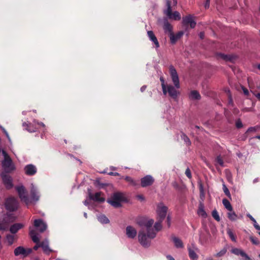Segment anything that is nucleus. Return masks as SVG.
<instances>
[{"instance_id":"f257e3e1","label":"nucleus","mask_w":260,"mask_h":260,"mask_svg":"<svg viewBox=\"0 0 260 260\" xmlns=\"http://www.w3.org/2000/svg\"><path fill=\"white\" fill-rule=\"evenodd\" d=\"M170 76L174 86L171 84L167 85V93L174 99H176L179 94V92L177 90L180 87L178 75L175 68L171 65L169 67Z\"/></svg>"},{"instance_id":"f03ea898","label":"nucleus","mask_w":260,"mask_h":260,"mask_svg":"<svg viewBox=\"0 0 260 260\" xmlns=\"http://www.w3.org/2000/svg\"><path fill=\"white\" fill-rule=\"evenodd\" d=\"M125 199L123 193L119 192H114L110 199L107 200V202L115 208L119 207L121 206V203Z\"/></svg>"},{"instance_id":"7ed1b4c3","label":"nucleus","mask_w":260,"mask_h":260,"mask_svg":"<svg viewBox=\"0 0 260 260\" xmlns=\"http://www.w3.org/2000/svg\"><path fill=\"white\" fill-rule=\"evenodd\" d=\"M16 217L12 214H6L4 215L3 217L0 220V231L6 230L9 224L14 222Z\"/></svg>"},{"instance_id":"20e7f679","label":"nucleus","mask_w":260,"mask_h":260,"mask_svg":"<svg viewBox=\"0 0 260 260\" xmlns=\"http://www.w3.org/2000/svg\"><path fill=\"white\" fill-rule=\"evenodd\" d=\"M167 9L164 11V14L168 16L169 19L175 20H179L181 19V15L178 11L172 12L171 3L170 0H166Z\"/></svg>"},{"instance_id":"39448f33","label":"nucleus","mask_w":260,"mask_h":260,"mask_svg":"<svg viewBox=\"0 0 260 260\" xmlns=\"http://www.w3.org/2000/svg\"><path fill=\"white\" fill-rule=\"evenodd\" d=\"M16 190H17L19 197L21 201L23 202L26 205L28 206L31 204V201L28 198L27 194V192L25 187L21 186H18L16 187Z\"/></svg>"},{"instance_id":"423d86ee","label":"nucleus","mask_w":260,"mask_h":260,"mask_svg":"<svg viewBox=\"0 0 260 260\" xmlns=\"http://www.w3.org/2000/svg\"><path fill=\"white\" fill-rule=\"evenodd\" d=\"M168 211V207L162 203H159L157 205L156 214L157 220L163 221L166 217Z\"/></svg>"},{"instance_id":"0eeeda50","label":"nucleus","mask_w":260,"mask_h":260,"mask_svg":"<svg viewBox=\"0 0 260 260\" xmlns=\"http://www.w3.org/2000/svg\"><path fill=\"white\" fill-rule=\"evenodd\" d=\"M153 238L148 237V233H145L144 231H140L138 234V240L140 243L145 247H148L150 245L151 240Z\"/></svg>"},{"instance_id":"6e6552de","label":"nucleus","mask_w":260,"mask_h":260,"mask_svg":"<svg viewBox=\"0 0 260 260\" xmlns=\"http://www.w3.org/2000/svg\"><path fill=\"white\" fill-rule=\"evenodd\" d=\"M6 208L10 211H14L18 209V202L14 197H10L7 199L5 203Z\"/></svg>"},{"instance_id":"1a4fd4ad","label":"nucleus","mask_w":260,"mask_h":260,"mask_svg":"<svg viewBox=\"0 0 260 260\" xmlns=\"http://www.w3.org/2000/svg\"><path fill=\"white\" fill-rule=\"evenodd\" d=\"M153 223L154 220L152 219L146 221L144 223V225L146 227V231L148 233V237L150 238H154L156 236V233L152 228Z\"/></svg>"},{"instance_id":"9d476101","label":"nucleus","mask_w":260,"mask_h":260,"mask_svg":"<svg viewBox=\"0 0 260 260\" xmlns=\"http://www.w3.org/2000/svg\"><path fill=\"white\" fill-rule=\"evenodd\" d=\"M3 153L5 155L4 160L2 161V166L6 172H10L14 169V167L12 164L11 159L8 156L5 151Z\"/></svg>"},{"instance_id":"9b49d317","label":"nucleus","mask_w":260,"mask_h":260,"mask_svg":"<svg viewBox=\"0 0 260 260\" xmlns=\"http://www.w3.org/2000/svg\"><path fill=\"white\" fill-rule=\"evenodd\" d=\"M32 252L31 248L25 249L22 246L16 248L14 253L15 256L22 255L23 257H26Z\"/></svg>"},{"instance_id":"f8f14e48","label":"nucleus","mask_w":260,"mask_h":260,"mask_svg":"<svg viewBox=\"0 0 260 260\" xmlns=\"http://www.w3.org/2000/svg\"><path fill=\"white\" fill-rule=\"evenodd\" d=\"M29 234L32 241L36 243V245L34 247V249L35 250H38L39 247H41V243H40V239L36 233V231L30 227Z\"/></svg>"},{"instance_id":"ddd939ff","label":"nucleus","mask_w":260,"mask_h":260,"mask_svg":"<svg viewBox=\"0 0 260 260\" xmlns=\"http://www.w3.org/2000/svg\"><path fill=\"white\" fill-rule=\"evenodd\" d=\"M34 224L37 230L40 233L45 232L47 228L46 223L41 219L35 220Z\"/></svg>"},{"instance_id":"4468645a","label":"nucleus","mask_w":260,"mask_h":260,"mask_svg":"<svg viewBox=\"0 0 260 260\" xmlns=\"http://www.w3.org/2000/svg\"><path fill=\"white\" fill-rule=\"evenodd\" d=\"M182 24L184 26H187L189 24L191 28H194L196 25V22L193 19V17L191 15H188L183 17Z\"/></svg>"},{"instance_id":"2eb2a0df","label":"nucleus","mask_w":260,"mask_h":260,"mask_svg":"<svg viewBox=\"0 0 260 260\" xmlns=\"http://www.w3.org/2000/svg\"><path fill=\"white\" fill-rule=\"evenodd\" d=\"M154 181V179L151 175H146L141 179V185L145 187L151 185Z\"/></svg>"},{"instance_id":"dca6fc26","label":"nucleus","mask_w":260,"mask_h":260,"mask_svg":"<svg viewBox=\"0 0 260 260\" xmlns=\"http://www.w3.org/2000/svg\"><path fill=\"white\" fill-rule=\"evenodd\" d=\"M30 195L31 199H30V200L31 201V204H35L37 202H38L39 200V193L37 191L36 188L32 184L31 185V187L30 189Z\"/></svg>"},{"instance_id":"f3484780","label":"nucleus","mask_w":260,"mask_h":260,"mask_svg":"<svg viewBox=\"0 0 260 260\" xmlns=\"http://www.w3.org/2000/svg\"><path fill=\"white\" fill-rule=\"evenodd\" d=\"M231 252L236 255H240L242 260H251L250 257L242 249L238 248H234L231 250Z\"/></svg>"},{"instance_id":"a211bd4d","label":"nucleus","mask_w":260,"mask_h":260,"mask_svg":"<svg viewBox=\"0 0 260 260\" xmlns=\"http://www.w3.org/2000/svg\"><path fill=\"white\" fill-rule=\"evenodd\" d=\"M1 176L3 183L5 184L6 187L7 189H10L12 188L13 186V183L11 177L9 175H8L4 173H3L1 175Z\"/></svg>"},{"instance_id":"6ab92c4d","label":"nucleus","mask_w":260,"mask_h":260,"mask_svg":"<svg viewBox=\"0 0 260 260\" xmlns=\"http://www.w3.org/2000/svg\"><path fill=\"white\" fill-rule=\"evenodd\" d=\"M102 192H96L94 194H92L90 192L89 193V198L95 202L103 203L105 201V199L102 197Z\"/></svg>"},{"instance_id":"aec40b11","label":"nucleus","mask_w":260,"mask_h":260,"mask_svg":"<svg viewBox=\"0 0 260 260\" xmlns=\"http://www.w3.org/2000/svg\"><path fill=\"white\" fill-rule=\"evenodd\" d=\"M41 247L42 248L44 252L49 255L53 250L49 247V240L47 239H45L41 242Z\"/></svg>"},{"instance_id":"412c9836","label":"nucleus","mask_w":260,"mask_h":260,"mask_svg":"<svg viewBox=\"0 0 260 260\" xmlns=\"http://www.w3.org/2000/svg\"><path fill=\"white\" fill-rule=\"evenodd\" d=\"M24 171L26 175L32 176L36 173L37 168L34 165L30 164L25 167Z\"/></svg>"},{"instance_id":"4be33fe9","label":"nucleus","mask_w":260,"mask_h":260,"mask_svg":"<svg viewBox=\"0 0 260 260\" xmlns=\"http://www.w3.org/2000/svg\"><path fill=\"white\" fill-rule=\"evenodd\" d=\"M183 34V32L181 31L178 32L175 35L174 33L170 34L169 37L171 43L172 44H175L176 42L182 37Z\"/></svg>"},{"instance_id":"5701e85b","label":"nucleus","mask_w":260,"mask_h":260,"mask_svg":"<svg viewBox=\"0 0 260 260\" xmlns=\"http://www.w3.org/2000/svg\"><path fill=\"white\" fill-rule=\"evenodd\" d=\"M148 37L150 41H151L155 45V47L156 48L159 47V42L155 36L154 32L152 30H149L147 31Z\"/></svg>"},{"instance_id":"b1692460","label":"nucleus","mask_w":260,"mask_h":260,"mask_svg":"<svg viewBox=\"0 0 260 260\" xmlns=\"http://www.w3.org/2000/svg\"><path fill=\"white\" fill-rule=\"evenodd\" d=\"M126 234L129 238H134L137 235V231L132 226H127L126 228Z\"/></svg>"},{"instance_id":"393cba45","label":"nucleus","mask_w":260,"mask_h":260,"mask_svg":"<svg viewBox=\"0 0 260 260\" xmlns=\"http://www.w3.org/2000/svg\"><path fill=\"white\" fill-rule=\"evenodd\" d=\"M24 224L21 223H14L10 226V231L12 234H16L19 230L23 228Z\"/></svg>"},{"instance_id":"a878e982","label":"nucleus","mask_w":260,"mask_h":260,"mask_svg":"<svg viewBox=\"0 0 260 260\" xmlns=\"http://www.w3.org/2000/svg\"><path fill=\"white\" fill-rule=\"evenodd\" d=\"M163 28L165 31V32L168 33L169 36H170V34L173 33V26L168 21H166L164 22Z\"/></svg>"},{"instance_id":"bb28decb","label":"nucleus","mask_w":260,"mask_h":260,"mask_svg":"<svg viewBox=\"0 0 260 260\" xmlns=\"http://www.w3.org/2000/svg\"><path fill=\"white\" fill-rule=\"evenodd\" d=\"M198 214L203 217H207V214L204 210V204L202 203H200L199 204Z\"/></svg>"},{"instance_id":"cd10ccee","label":"nucleus","mask_w":260,"mask_h":260,"mask_svg":"<svg viewBox=\"0 0 260 260\" xmlns=\"http://www.w3.org/2000/svg\"><path fill=\"white\" fill-rule=\"evenodd\" d=\"M22 126L26 130L30 133L35 132L36 131V128L32 126L31 123L23 122Z\"/></svg>"},{"instance_id":"c85d7f7f","label":"nucleus","mask_w":260,"mask_h":260,"mask_svg":"<svg viewBox=\"0 0 260 260\" xmlns=\"http://www.w3.org/2000/svg\"><path fill=\"white\" fill-rule=\"evenodd\" d=\"M189 97L191 100H199L201 98L199 92L196 90L191 91L189 95Z\"/></svg>"},{"instance_id":"c756f323","label":"nucleus","mask_w":260,"mask_h":260,"mask_svg":"<svg viewBox=\"0 0 260 260\" xmlns=\"http://www.w3.org/2000/svg\"><path fill=\"white\" fill-rule=\"evenodd\" d=\"M172 240L174 243L175 246L177 248H182L183 246V243L182 241L177 237H172Z\"/></svg>"},{"instance_id":"7c9ffc66","label":"nucleus","mask_w":260,"mask_h":260,"mask_svg":"<svg viewBox=\"0 0 260 260\" xmlns=\"http://www.w3.org/2000/svg\"><path fill=\"white\" fill-rule=\"evenodd\" d=\"M181 138L184 141L187 146H189L191 145V143L189 138L184 133L181 132Z\"/></svg>"},{"instance_id":"2f4dec72","label":"nucleus","mask_w":260,"mask_h":260,"mask_svg":"<svg viewBox=\"0 0 260 260\" xmlns=\"http://www.w3.org/2000/svg\"><path fill=\"white\" fill-rule=\"evenodd\" d=\"M217 56L219 58H220L225 61H232L233 59V57L232 56L222 53L218 54Z\"/></svg>"},{"instance_id":"473e14b6","label":"nucleus","mask_w":260,"mask_h":260,"mask_svg":"<svg viewBox=\"0 0 260 260\" xmlns=\"http://www.w3.org/2000/svg\"><path fill=\"white\" fill-rule=\"evenodd\" d=\"M222 203L226 209L229 211H232L233 210V207L230 203V202L226 199L222 200Z\"/></svg>"},{"instance_id":"72a5a7b5","label":"nucleus","mask_w":260,"mask_h":260,"mask_svg":"<svg viewBox=\"0 0 260 260\" xmlns=\"http://www.w3.org/2000/svg\"><path fill=\"white\" fill-rule=\"evenodd\" d=\"M124 179L132 186H135L138 184L137 182L129 176L125 177Z\"/></svg>"},{"instance_id":"f704fd0d","label":"nucleus","mask_w":260,"mask_h":260,"mask_svg":"<svg viewBox=\"0 0 260 260\" xmlns=\"http://www.w3.org/2000/svg\"><path fill=\"white\" fill-rule=\"evenodd\" d=\"M98 220L102 223H108L109 222L108 218L104 215H100L98 217Z\"/></svg>"},{"instance_id":"c9c22d12","label":"nucleus","mask_w":260,"mask_h":260,"mask_svg":"<svg viewBox=\"0 0 260 260\" xmlns=\"http://www.w3.org/2000/svg\"><path fill=\"white\" fill-rule=\"evenodd\" d=\"M247 216L253 222L254 228L257 230H260V226L257 224L255 219L250 214H247Z\"/></svg>"},{"instance_id":"e433bc0d","label":"nucleus","mask_w":260,"mask_h":260,"mask_svg":"<svg viewBox=\"0 0 260 260\" xmlns=\"http://www.w3.org/2000/svg\"><path fill=\"white\" fill-rule=\"evenodd\" d=\"M188 252H189V256L190 258L192 260H197L198 258V256L196 253L192 250L191 248H188Z\"/></svg>"},{"instance_id":"4c0bfd02","label":"nucleus","mask_w":260,"mask_h":260,"mask_svg":"<svg viewBox=\"0 0 260 260\" xmlns=\"http://www.w3.org/2000/svg\"><path fill=\"white\" fill-rule=\"evenodd\" d=\"M162 221H160V220H157V221L155 222L154 225V228L155 230V232L157 233V232L160 231L162 229L161 222Z\"/></svg>"},{"instance_id":"58836bf2","label":"nucleus","mask_w":260,"mask_h":260,"mask_svg":"<svg viewBox=\"0 0 260 260\" xmlns=\"http://www.w3.org/2000/svg\"><path fill=\"white\" fill-rule=\"evenodd\" d=\"M227 234L229 235V237L231 239L232 241L236 242V237L233 231L230 229H228L227 230Z\"/></svg>"},{"instance_id":"ea45409f","label":"nucleus","mask_w":260,"mask_h":260,"mask_svg":"<svg viewBox=\"0 0 260 260\" xmlns=\"http://www.w3.org/2000/svg\"><path fill=\"white\" fill-rule=\"evenodd\" d=\"M228 217L230 220L235 221L237 219V215L235 212L232 210L228 213Z\"/></svg>"},{"instance_id":"a19ab883","label":"nucleus","mask_w":260,"mask_h":260,"mask_svg":"<svg viewBox=\"0 0 260 260\" xmlns=\"http://www.w3.org/2000/svg\"><path fill=\"white\" fill-rule=\"evenodd\" d=\"M160 81L161 82V85L163 93L165 95H166L167 94V89H166L167 85L165 84V79H164V78L162 77H161L160 78Z\"/></svg>"},{"instance_id":"79ce46f5","label":"nucleus","mask_w":260,"mask_h":260,"mask_svg":"<svg viewBox=\"0 0 260 260\" xmlns=\"http://www.w3.org/2000/svg\"><path fill=\"white\" fill-rule=\"evenodd\" d=\"M212 215L213 217L217 221H219L220 220L219 215L216 210H214L212 212Z\"/></svg>"},{"instance_id":"37998d69","label":"nucleus","mask_w":260,"mask_h":260,"mask_svg":"<svg viewBox=\"0 0 260 260\" xmlns=\"http://www.w3.org/2000/svg\"><path fill=\"white\" fill-rule=\"evenodd\" d=\"M6 238L10 245H12L13 243L14 240V236L11 235H8L7 236Z\"/></svg>"},{"instance_id":"c03bdc74","label":"nucleus","mask_w":260,"mask_h":260,"mask_svg":"<svg viewBox=\"0 0 260 260\" xmlns=\"http://www.w3.org/2000/svg\"><path fill=\"white\" fill-rule=\"evenodd\" d=\"M226 249L225 248H224L222 249L219 252L217 253L215 256L216 257H221L226 253Z\"/></svg>"},{"instance_id":"a18cd8bd","label":"nucleus","mask_w":260,"mask_h":260,"mask_svg":"<svg viewBox=\"0 0 260 260\" xmlns=\"http://www.w3.org/2000/svg\"><path fill=\"white\" fill-rule=\"evenodd\" d=\"M249 239L251 241V242L254 245H258L259 243L258 239L256 237L250 236L249 237Z\"/></svg>"},{"instance_id":"49530a36","label":"nucleus","mask_w":260,"mask_h":260,"mask_svg":"<svg viewBox=\"0 0 260 260\" xmlns=\"http://www.w3.org/2000/svg\"><path fill=\"white\" fill-rule=\"evenodd\" d=\"M223 190L226 196L228 197L231 196L230 191L225 184H223Z\"/></svg>"},{"instance_id":"de8ad7c7","label":"nucleus","mask_w":260,"mask_h":260,"mask_svg":"<svg viewBox=\"0 0 260 260\" xmlns=\"http://www.w3.org/2000/svg\"><path fill=\"white\" fill-rule=\"evenodd\" d=\"M216 160L217 162L221 166H223V161L220 156L217 157Z\"/></svg>"},{"instance_id":"09e8293b","label":"nucleus","mask_w":260,"mask_h":260,"mask_svg":"<svg viewBox=\"0 0 260 260\" xmlns=\"http://www.w3.org/2000/svg\"><path fill=\"white\" fill-rule=\"evenodd\" d=\"M185 175H186V176L190 179L191 178V171L189 169V168H187L186 169V171H185Z\"/></svg>"},{"instance_id":"8fccbe9b","label":"nucleus","mask_w":260,"mask_h":260,"mask_svg":"<svg viewBox=\"0 0 260 260\" xmlns=\"http://www.w3.org/2000/svg\"><path fill=\"white\" fill-rule=\"evenodd\" d=\"M236 126L238 128L242 127L243 124L242 123V121L240 119H238V120L236 121Z\"/></svg>"},{"instance_id":"3c124183","label":"nucleus","mask_w":260,"mask_h":260,"mask_svg":"<svg viewBox=\"0 0 260 260\" xmlns=\"http://www.w3.org/2000/svg\"><path fill=\"white\" fill-rule=\"evenodd\" d=\"M257 127L256 126L250 127L248 128L247 132L248 133V132H255L257 131Z\"/></svg>"},{"instance_id":"603ef678","label":"nucleus","mask_w":260,"mask_h":260,"mask_svg":"<svg viewBox=\"0 0 260 260\" xmlns=\"http://www.w3.org/2000/svg\"><path fill=\"white\" fill-rule=\"evenodd\" d=\"M167 222L168 228H170L171 226V216L168 215L167 217Z\"/></svg>"},{"instance_id":"864d4df0","label":"nucleus","mask_w":260,"mask_h":260,"mask_svg":"<svg viewBox=\"0 0 260 260\" xmlns=\"http://www.w3.org/2000/svg\"><path fill=\"white\" fill-rule=\"evenodd\" d=\"M210 3V0H206V2L204 4V7L206 9H207L209 8Z\"/></svg>"},{"instance_id":"5fc2aeb1","label":"nucleus","mask_w":260,"mask_h":260,"mask_svg":"<svg viewBox=\"0 0 260 260\" xmlns=\"http://www.w3.org/2000/svg\"><path fill=\"white\" fill-rule=\"evenodd\" d=\"M242 90L243 91V93L245 95H249V91H248V90L247 89H246L245 87L242 86Z\"/></svg>"},{"instance_id":"6e6d98bb","label":"nucleus","mask_w":260,"mask_h":260,"mask_svg":"<svg viewBox=\"0 0 260 260\" xmlns=\"http://www.w3.org/2000/svg\"><path fill=\"white\" fill-rule=\"evenodd\" d=\"M108 174L110 176H119V174L117 172H110L108 173Z\"/></svg>"},{"instance_id":"4d7b16f0","label":"nucleus","mask_w":260,"mask_h":260,"mask_svg":"<svg viewBox=\"0 0 260 260\" xmlns=\"http://www.w3.org/2000/svg\"><path fill=\"white\" fill-rule=\"evenodd\" d=\"M137 198L139 200H141V201H144L145 200V198L144 197V196L143 195H141V194H139L138 196H137Z\"/></svg>"},{"instance_id":"13d9d810","label":"nucleus","mask_w":260,"mask_h":260,"mask_svg":"<svg viewBox=\"0 0 260 260\" xmlns=\"http://www.w3.org/2000/svg\"><path fill=\"white\" fill-rule=\"evenodd\" d=\"M147 88V86L146 85H143L141 87L140 90H141V92H144L146 89Z\"/></svg>"},{"instance_id":"bf43d9fd","label":"nucleus","mask_w":260,"mask_h":260,"mask_svg":"<svg viewBox=\"0 0 260 260\" xmlns=\"http://www.w3.org/2000/svg\"><path fill=\"white\" fill-rule=\"evenodd\" d=\"M199 36H200V38L203 39L204 37V33L203 32H201L200 33Z\"/></svg>"},{"instance_id":"052dcab7","label":"nucleus","mask_w":260,"mask_h":260,"mask_svg":"<svg viewBox=\"0 0 260 260\" xmlns=\"http://www.w3.org/2000/svg\"><path fill=\"white\" fill-rule=\"evenodd\" d=\"M255 97L260 101V93L255 94Z\"/></svg>"},{"instance_id":"680f3d73","label":"nucleus","mask_w":260,"mask_h":260,"mask_svg":"<svg viewBox=\"0 0 260 260\" xmlns=\"http://www.w3.org/2000/svg\"><path fill=\"white\" fill-rule=\"evenodd\" d=\"M167 258L169 260H175V259L171 255L167 256Z\"/></svg>"},{"instance_id":"e2e57ef3","label":"nucleus","mask_w":260,"mask_h":260,"mask_svg":"<svg viewBox=\"0 0 260 260\" xmlns=\"http://www.w3.org/2000/svg\"><path fill=\"white\" fill-rule=\"evenodd\" d=\"M38 124L41 126L45 127V124L43 122H38Z\"/></svg>"},{"instance_id":"0e129e2a","label":"nucleus","mask_w":260,"mask_h":260,"mask_svg":"<svg viewBox=\"0 0 260 260\" xmlns=\"http://www.w3.org/2000/svg\"><path fill=\"white\" fill-rule=\"evenodd\" d=\"M110 170H115L116 168L114 167L111 166L110 167Z\"/></svg>"},{"instance_id":"69168bd1","label":"nucleus","mask_w":260,"mask_h":260,"mask_svg":"<svg viewBox=\"0 0 260 260\" xmlns=\"http://www.w3.org/2000/svg\"><path fill=\"white\" fill-rule=\"evenodd\" d=\"M173 1L174 5H176L177 4V0H173Z\"/></svg>"},{"instance_id":"338daca9","label":"nucleus","mask_w":260,"mask_h":260,"mask_svg":"<svg viewBox=\"0 0 260 260\" xmlns=\"http://www.w3.org/2000/svg\"><path fill=\"white\" fill-rule=\"evenodd\" d=\"M84 205H88V202H87V201H85L84 202Z\"/></svg>"},{"instance_id":"774afa93","label":"nucleus","mask_w":260,"mask_h":260,"mask_svg":"<svg viewBox=\"0 0 260 260\" xmlns=\"http://www.w3.org/2000/svg\"><path fill=\"white\" fill-rule=\"evenodd\" d=\"M255 138H256V139H260V135L255 136Z\"/></svg>"}]
</instances>
